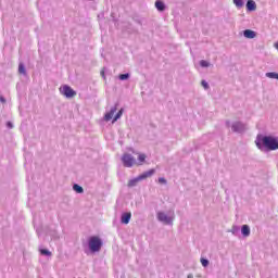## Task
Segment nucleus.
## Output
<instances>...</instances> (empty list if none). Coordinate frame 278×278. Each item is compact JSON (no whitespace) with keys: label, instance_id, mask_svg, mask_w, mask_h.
<instances>
[{"label":"nucleus","instance_id":"obj_23","mask_svg":"<svg viewBox=\"0 0 278 278\" xmlns=\"http://www.w3.org/2000/svg\"><path fill=\"white\" fill-rule=\"evenodd\" d=\"M201 84H202L203 88H205V90H207V88H210V86L207 85V81L202 80Z\"/></svg>","mask_w":278,"mask_h":278},{"label":"nucleus","instance_id":"obj_13","mask_svg":"<svg viewBox=\"0 0 278 278\" xmlns=\"http://www.w3.org/2000/svg\"><path fill=\"white\" fill-rule=\"evenodd\" d=\"M233 131H242L244 130V125L242 123H236L232 125Z\"/></svg>","mask_w":278,"mask_h":278},{"label":"nucleus","instance_id":"obj_16","mask_svg":"<svg viewBox=\"0 0 278 278\" xmlns=\"http://www.w3.org/2000/svg\"><path fill=\"white\" fill-rule=\"evenodd\" d=\"M73 190H75V192H77L78 194H81V192H84V188L79 185H74Z\"/></svg>","mask_w":278,"mask_h":278},{"label":"nucleus","instance_id":"obj_7","mask_svg":"<svg viewBox=\"0 0 278 278\" xmlns=\"http://www.w3.org/2000/svg\"><path fill=\"white\" fill-rule=\"evenodd\" d=\"M157 218L161 223H164L165 225H170V223H173V217L167 216L164 212H159Z\"/></svg>","mask_w":278,"mask_h":278},{"label":"nucleus","instance_id":"obj_26","mask_svg":"<svg viewBox=\"0 0 278 278\" xmlns=\"http://www.w3.org/2000/svg\"><path fill=\"white\" fill-rule=\"evenodd\" d=\"M0 101H1V103H5V100L3 97H0Z\"/></svg>","mask_w":278,"mask_h":278},{"label":"nucleus","instance_id":"obj_4","mask_svg":"<svg viewBox=\"0 0 278 278\" xmlns=\"http://www.w3.org/2000/svg\"><path fill=\"white\" fill-rule=\"evenodd\" d=\"M101 247H103L101 238L97 236L89 238V249L92 253H99V251H101Z\"/></svg>","mask_w":278,"mask_h":278},{"label":"nucleus","instance_id":"obj_22","mask_svg":"<svg viewBox=\"0 0 278 278\" xmlns=\"http://www.w3.org/2000/svg\"><path fill=\"white\" fill-rule=\"evenodd\" d=\"M41 255H51V252L49 250H40Z\"/></svg>","mask_w":278,"mask_h":278},{"label":"nucleus","instance_id":"obj_27","mask_svg":"<svg viewBox=\"0 0 278 278\" xmlns=\"http://www.w3.org/2000/svg\"><path fill=\"white\" fill-rule=\"evenodd\" d=\"M101 75H102V77H105V71H101Z\"/></svg>","mask_w":278,"mask_h":278},{"label":"nucleus","instance_id":"obj_20","mask_svg":"<svg viewBox=\"0 0 278 278\" xmlns=\"http://www.w3.org/2000/svg\"><path fill=\"white\" fill-rule=\"evenodd\" d=\"M201 264L202 266L207 267L210 265V261L205 260V258H201Z\"/></svg>","mask_w":278,"mask_h":278},{"label":"nucleus","instance_id":"obj_6","mask_svg":"<svg viewBox=\"0 0 278 278\" xmlns=\"http://www.w3.org/2000/svg\"><path fill=\"white\" fill-rule=\"evenodd\" d=\"M122 162L126 168H131L136 164V159L131 154L125 153L122 156Z\"/></svg>","mask_w":278,"mask_h":278},{"label":"nucleus","instance_id":"obj_15","mask_svg":"<svg viewBox=\"0 0 278 278\" xmlns=\"http://www.w3.org/2000/svg\"><path fill=\"white\" fill-rule=\"evenodd\" d=\"M236 8H244V0H232Z\"/></svg>","mask_w":278,"mask_h":278},{"label":"nucleus","instance_id":"obj_18","mask_svg":"<svg viewBox=\"0 0 278 278\" xmlns=\"http://www.w3.org/2000/svg\"><path fill=\"white\" fill-rule=\"evenodd\" d=\"M18 73H21L22 75H25V65H23V63H20L18 65Z\"/></svg>","mask_w":278,"mask_h":278},{"label":"nucleus","instance_id":"obj_9","mask_svg":"<svg viewBox=\"0 0 278 278\" xmlns=\"http://www.w3.org/2000/svg\"><path fill=\"white\" fill-rule=\"evenodd\" d=\"M129 220H131V213H124L121 218L123 225H129Z\"/></svg>","mask_w":278,"mask_h":278},{"label":"nucleus","instance_id":"obj_21","mask_svg":"<svg viewBox=\"0 0 278 278\" xmlns=\"http://www.w3.org/2000/svg\"><path fill=\"white\" fill-rule=\"evenodd\" d=\"M200 65H201L202 67H207V66H210V63H208L207 61H205V60H202V61L200 62Z\"/></svg>","mask_w":278,"mask_h":278},{"label":"nucleus","instance_id":"obj_8","mask_svg":"<svg viewBox=\"0 0 278 278\" xmlns=\"http://www.w3.org/2000/svg\"><path fill=\"white\" fill-rule=\"evenodd\" d=\"M247 10H248L249 12H255V10H257V4H255V1L249 0V1L247 2Z\"/></svg>","mask_w":278,"mask_h":278},{"label":"nucleus","instance_id":"obj_12","mask_svg":"<svg viewBox=\"0 0 278 278\" xmlns=\"http://www.w3.org/2000/svg\"><path fill=\"white\" fill-rule=\"evenodd\" d=\"M242 236L249 237L251 236V228L248 225H243L241 228Z\"/></svg>","mask_w":278,"mask_h":278},{"label":"nucleus","instance_id":"obj_17","mask_svg":"<svg viewBox=\"0 0 278 278\" xmlns=\"http://www.w3.org/2000/svg\"><path fill=\"white\" fill-rule=\"evenodd\" d=\"M266 77H269V79H278V74L275 72L266 73Z\"/></svg>","mask_w":278,"mask_h":278},{"label":"nucleus","instance_id":"obj_25","mask_svg":"<svg viewBox=\"0 0 278 278\" xmlns=\"http://www.w3.org/2000/svg\"><path fill=\"white\" fill-rule=\"evenodd\" d=\"M256 147H257L258 149H262V143H260V141H256Z\"/></svg>","mask_w":278,"mask_h":278},{"label":"nucleus","instance_id":"obj_10","mask_svg":"<svg viewBox=\"0 0 278 278\" xmlns=\"http://www.w3.org/2000/svg\"><path fill=\"white\" fill-rule=\"evenodd\" d=\"M155 8L159 10V12H164L166 10V5L160 0L155 2Z\"/></svg>","mask_w":278,"mask_h":278},{"label":"nucleus","instance_id":"obj_3","mask_svg":"<svg viewBox=\"0 0 278 278\" xmlns=\"http://www.w3.org/2000/svg\"><path fill=\"white\" fill-rule=\"evenodd\" d=\"M153 175H155V169H150L139 175L137 178H134L128 181V188H134V186H138V181H142V179H147L149 177H152Z\"/></svg>","mask_w":278,"mask_h":278},{"label":"nucleus","instance_id":"obj_1","mask_svg":"<svg viewBox=\"0 0 278 278\" xmlns=\"http://www.w3.org/2000/svg\"><path fill=\"white\" fill-rule=\"evenodd\" d=\"M261 142L267 151H277L278 149V139L270 136H265L261 139Z\"/></svg>","mask_w":278,"mask_h":278},{"label":"nucleus","instance_id":"obj_14","mask_svg":"<svg viewBox=\"0 0 278 278\" xmlns=\"http://www.w3.org/2000/svg\"><path fill=\"white\" fill-rule=\"evenodd\" d=\"M144 160H147V154L140 153L139 156H138V162L139 163H137V166H142V164H144Z\"/></svg>","mask_w":278,"mask_h":278},{"label":"nucleus","instance_id":"obj_28","mask_svg":"<svg viewBox=\"0 0 278 278\" xmlns=\"http://www.w3.org/2000/svg\"><path fill=\"white\" fill-rule=\"evenodd\" d=\"M8 127L12 128V123L9 122L8 123Z\"/></svg>","mask_w":278,"mask_h":278},{"label":"nucleus","instance_id":"obj_2","mask_svg":"<svg viewBox=\"0 0 278 278\" xmlns=\"http://www.w3.org/2000/svg\"><path fill=\"white\" fill-rule=\"evenodd\" d=\"M116 110H118L117 105L113 106L110 110V112L105 113L104 121L106 123L112 121V118H113L112 123H116V121H118V118H121V116H123V112H124L123 109H121L117 113H116ZM114 114H116V115L114 116Z\"/></svg>","mask_w":278,"mask_h":278},{"label":"nucleus","instance_id":"obj_5","mask_svg":"<svg viewBox=\"0 0 278 278\" xmlns=\"http://www.w3.org/2000/svg\"><path fill=\"white\" fill-rule=\"evenodd\" d=\"M60 92L63 94V97H66L67 99H73V97H77V91L73 90L71 86L64 85L60 87Z\"/></svg>","mask_w":278,"mask_h":278},{"label":"nucleus","instance_id":"obj_24","mask_svg":"<svg viewBox=\"0 0 278 278\" xmlns=\"http://www.w3.org/2000/svg\"><path fill=\"white\" fill-rule=\"evenodd\" d=\"M159 182L160 184H166V179L165 178H159Z\"/></svg>","mask_w":278,"mask_h":278},{"label":"nucleus","instance_id":"obj_11","mask_svg":"<svg viewBox=\"0 0 278 278\" xmlns=\"http://www.w3.org/2000/svg\"><path fill=\"white\" fill-rule=\"evenodd\" d=\"M243 35H244V38H250V39H253L256 36L255 31H253L251 29H245L243 31Z\"/></svg>","mask_w":278,"mask_h":278},{"label":"nucleus","instance_id":"obj_19","mask_svg":"<svg viewBox=\"0 0 278 278\" xmlns=\"http://www.w3.org/2000/svg\"><path fill=\"white\" fill-rule=\"evenodd\" d=\"M119 79H121L122 81H125V79H129V74H121V75H119Z\"/></svg>","mask_w":278,"mask_h":278}]
</instances>
